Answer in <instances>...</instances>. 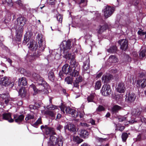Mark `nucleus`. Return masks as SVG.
<instances>
[{
  "label": "nucleus",
  "mask_w": 146,
  "mask_h": 146,
  "mask_svg": "<svg viewBox=\"0 0 146 146\" xmlns=\"http://www.w3.org/2000/svg\"><path fill=\"white\" fill-rule=\"evenodd\" d=\"M141 113V110L138 108L137 109H133L132 112V115L135 116H139L140 114Z\"/></svg>",
  "instance_id": "obj_28"
},
{
  "label": "nucleus",
  "mask_w": 146,
  "mask_h": 146,
  "mask_svg": "<svg viewBox=\"0 0 146 146\" xmlns=\"http://www.w3.org/2000/svg\"><path fill=\"white\" fill-rule=\"evenodd\" d=\"M39 106L38 104L35 103L34 105H30L29 106V108L31 109H36L38 108Z\"/></svg>",
  "instance_id": "obj_37"
},
{
  "label": "nucleus",
  "mask_w": 146,
  "mask_h": 146,
  "mask_svg": "<svg viewBox=\"0 0 146 146\" xmlns=\"http://www.w3.org/2000/svg\"><path fill=\"white\" fill-rule=\"evenodd\" d=\"M71 44V41L70 40L67 41H63L60 44V49L62 51L63 50L65 58L70 59V65L72 68L70 74L72 77H76L79 75L78 71L80 67L78 63L76 62L74 55H71L68 52L70 49Z\"/></svg>",
  "instance_id": "obj_1"
},
{
  "label": "nucleus",
  "mask_w": 146,
  "mask_h": 146,
  "mask_svg": "<svg viewBox=\"0 0 146 146\" xmlns=\"http://www.w3.org/2000/svg\"><path fill=\"white\" fill-rule=\"evenodd\" d=\"M107 27L106 25H104L101 27L98 31L99 34L101 33L104 30L106 29Z\"/></svg>",
  "instance_id": "obj_36"
},
{
  "label": "nucleus",
  "mask_w": 146,
  "mask_h": 146,
  "mask_svg": "<svg viewBox=\"0 0 146 146\" xmlns=\"http://www.w3.org/2000/svg\"><path fill=\"white\" fill-rule=\"evenodd\" d=\"M108 61L110 63H115L118 62V59L114 55L110 56L108 59Z\"/></svg>",
  "instance_id": "obj_23"
},
{
  "label": "nucleus",
  "mask_w": 146,
  "mask_h": 146,
  "mask_svg": "<svg viewBox=\"0 0 146 146\" xmlns=\"http://www.w3.org/2000/svg\"><path fill=\"white\" fill-rule=\"evenodd\" d=\"M121 109V107L118 106H114L111 109V111L113 113H116Z\"/></svg>",
  "instance_id": "obj_29"
},
{
  "label": "nucleus",
  "mask_w": 146,
  "mask_h": 146,
  "mask_svg": "<svg viewBox=\"0 0 146 146\" xmlns=\"http://www.w3.org/2000/svg\"><path fill=\"white\" fill-rule=\"evenodd\" d=\"M37 39L38 41L39 49L41 51H43L46 46L44 38L41 34L37 35Z\"/></svg>",
  "instance_id": "obj_6"
},
{
  "label": "nucleus",
  "mask_w": 146,
  "mask_h": 146,
  "mask_svg": "<svg viewBox=\"0 0 146 146\" xmlns=\"http://www.w3.org/2000/svg\"><path fill=\"white\" fill-rule=\"evenodd\" d=\"M26 93V90L24 88H21L19 92V95L22 98L24 97L25 96Z\"/></svg>",
  "instance_id": "obj_25"
},
{
  "label": "nucleus",
  "mask_w": 146,
  "mask_h": 146,
  "mask_svg": "<svg viewBox=\"0 0 146 146\" xmlns=\"http://www.w3.org/2000/svg\"><path fill=\"white\" fill-rule=\"evenodd\" d=\"M3 118L4 119L8 120L10 122L13 121V119L11 118V115L10 113H4L3 114Z\"/></svg>",
  "instance_id": "obj_19"
},
{
  "label": "nucleus",
  "mask_w": 146,
  "mask_h": 146,
  "mask_svg": "<svg viewBox=\"0 0 146 146\" xmlns=\"http://www.w3.org/2000/svg\"><path fill=\"white\" fill-rule=\"evenodd\" d=\"M95 96V94H92L88 96L87 97V100L88 102H93V100Z\"/></svg>",
  "instance_id": "obj_34"
},
{
  "label": "nucleus",
  "mask_w": 146,
  "mask_h": 146,
  "mask_svg": "<svg viewBox=\"0 0 146 146\" xmlns=\"http://www.w3.org/2000/svg\"><path fill=\"white\" fill-rule=\"evenodd\" d=\"M72 67L69 66L68 64H65L62 67V71H60L59 74L61 78L63 76V74H69L72 70Z\"/></svg>",
  "instance_id": "obj_8"
},
{
  "label": "nucleus",
  "mask_w": 146,
  "mask_h": 146,
  "mask_svg": "<svg viewBox=\"0 0 146 146\" xmlns=\"http://www.w3.org/2000/svg\"><path fill=\"white\" fill-rule=\"evenodd\" d=\"M31 38V36L30 34H28L27 33L25 35L23 44V45H25L29 40L30 42L27 44L28 47L31 50H35L38 48L37 43Z\"/></svg>",
  "instance_id": "obj_3"
},
{
  "label": "nucleus",
  "mask_w": 146,
  "mask_h": 146,
  "mask_svg": "<svg viewBox=\"0 0 146 146\" xmlns=\"http://www.w3.org/2000/svg\"><path fill=\"white\" fill-rule=\"evenodd\" d=\"M2 1L3 4H5L6 3L8 5L11 4L12 3V0H0V2Z\"/></svg>",
  "instance_id": "obj_39"
},
{
  "label": "nucleus",
  "mask_w": 146,
  "mask_h": 146,
  "mask_svg": "<svg viewBox=\"0 0 146 146\" xmlns=\"http://www.w3.org/2000/svg\"><path fill=\"white\" fill-rule=\"evenodd\" d=\"M0 83L1 85L5 86H7L9 84H12L10 78L6 76L2 78H1Z\"/></svg>",
  "instance_id": "obj_13"
},
{
  "label": "nucleus",
  "mask_w": 146,
  "mask_h": 146,
  "mask_svg": "<svg viewBox=\"0 0 146 146\" xmlns=\"http://www.w3.org/2000/svg\"><path fill=\"white\" fill-rule=\"evenodd\" d=\"M81 146H90V145L87 143H84Z\"/></svg>",
  "instance_id": "obj_59"
},
{
  "label": "nucleus",
  "mask_w": 146,
  "mask_h": 146,
  "mask_svg": "<svg viewBox=\"0 0 146 146\" xmlns=\"http://www.w3.org/2000/svg\"><path fill=\"white\" fill-rule=\"evenodd\" d=\"M126 115L121 116L118 117V120L119 121L122 122L126 119L127 118Z\"/></svg>",
  "instance_id": "obj_43"
},
{
  "label": "nucleus",
  "mask_w": 146,
  "mask_h": 146,
  "mask_svg": "<svg viewBox=\"0 0 146 146\" xmlns=\"http://www.w3.org/2000/svg\"><path fill=\"white\" fill-rule=\"evenodd\" d=\"M16 3L20 7H21L23 8H24L23 4L21 1L18 0L16 1Z\"/></svg>",
  "instance_id": "obj_47"
},
{
  "label": "nucleus",
  "mask_w": 146,
  "mask_h": 146,
  "mask_svg": "<svg viewBox=\"0 0 146 146\" xmlns=\"http://www.w3.org/2000/svg\"><path fill=\"white\" fill-rule=\"evenodd\" d=\"M87 0H81L79 4H81L83 3L84 5H83V6H85L87 5Z\"/></svg>",
  "instance_id": "obj_49"
},
{
  "label": "nucleus",
  "mask_w": 146,
  "mask_h": 146,
  "mask_svg": "<svg viewBox=\"0 0 146 146\" xmlns=\"http://www.w3.org/2000/svg\"><path fill=\"white\" fill-rule=\"evenodd\" d=\"M140 58H143L146 57V51L142 50H141L139 54Z\"/></svg>",
  "instance_id": "obj_32"
},
{
  "label": "nucleus",
  "mask_w": 146,
  "mask_h": 146,
  "mask_svg": "<svg viewBox=\"0 0 146 146\" xmlns=\"http://www.w3.org/2000/svg\"><path fill=\"white\" fill-rule=\"evenodd\" d=\"M61 111L64 113L71 114L72 117H77L78 116V112L75 110L72 109L68 107H67L64 105H62L60 107Z\"/></svg>",
  "instance_id": "obj_5"
},
{
  "label": "nucleus",
  "mask_w": 146,
  "mask_h": 146,
  "mask_svg": "<svg viewBox=\"0 0 146 146\" xmlns=\"http://www.w3.org/2000/svg\"><path fill=\"white\" fill-rule=\"evenodd\" d=\"M83 67V70L85 72L89 68L90 60L89 58H88V59L84 62Z\"/></svg>",
  "instance_id": "obj_21"
},
{
  "label": "nucleus",
  "mask_w": 146,
  "mask_h": 146,
  "mask_svg": "<svg viewBox=\"0 0 146 146\" xmlns=\"http://www.w3.org/2000/svg\"><path fill=\"white\" fill-rule=\"evenodd\" d=\"M24 116L23 115H14V119L15 122L19 123L23 120Z\"/></svg>",
  "instance_id": "obj_20"
},
{
  "label": "nucleus",
  "mask_w": 146,
  "mask_h": 146,
  "mask_svg": "<svg viewBox=\"0 0 146 146\" xmlns=\"http://www.w3.org/2000/svg\"><path fill=\"white\" fill-rule=\"evenodd\" d=\"M16 103L19 105H21L22 104V102H19L18 103Z\"/></svg>",
  "instance_id": "obj_63"
},
{
  "label": "nucleus",
  "mask_w": 146,
  "mask_h": 146,
  "mask_svg": "<svg viewBox=\"0 0 146 146\" xmlns=\"http://www.w3.org/2000/svg\"><path fill=\"white\" fill-rule=\"evenodd\" d=\"M27 84V81L25 78L22 77L19 79V86H26Z\"/></svg>",
  "instance_id": "obj_22"
},
{
  "label": "nucleus",
  "mask_w": 146,
  "mask_h": 146,
  "mask_svg": "<svg viewBox=\"0 0 146 146\" xmlns=\"http://www.w3.org/2000/svg\"><path fill=\"white\" fill-rule=\"evenodd\" d=\"M54 72L52 71H50L48 73V78L49 80L52 81L54 79Z\"/></svg>",
  "instance_id": "obj_35"
},
{
  "label": "nucleus",
  "mask_w": 146,
  "mask_h": 146,
  "mask_svg": "<svg viewBox=\"0 0 146 146\" xmlns=\"http://www.w3.org/2000/svg\"><path fill=\"white\" fill-rule=\"evenodd\" d=\"M63 138L62 137H59L56 135V136L51 135L50 139L48 142V146H62L63 144Z\"/></svg>",
  "instance_id": "obj_4"
},
{
  "label": "nucleus",
  "mask_w": 146,
  "mask_h": 146,
  "mask_svg": "<svg viewBox=\"0 0 146 146\" xmlns=\"http://www.w3.org/2000/svg\"><path fill=\"white\" fill-rule=\"evenodd\" d=\"M117 91L119 93H124L125 90L124 84L123 82L119 83L117 87Z\"/></svg>",
  "instance_id": "obj_16"
},
{
  "label": "nucleus",
  "mask_w": 146,
  "mask_h": 146,
  "mask_svg": "<svg viewBox=\"0 0 146 146\" xmlns=\"http://www.w3.org/2000/svg\"><path fill=\"white\" fill-rule=\"evenodd\" d=\"M135 99V96L134 94L131 93L128 94L126 98V101L128 102H131L134 101Z\"/></svg>",
  "instance_id": "obj_18"
},
{
  "label": "nucleus",
  "mask_w": 146,
  "mask_h": 146,
  "mask_svg": "<svg viewBox=\"0 0 146 146\" xmlns=\"http://www.w3.org/2000/svg\"><path fill=\"white\" fill-rule=\"evenodd\" d=\"M56 19L60 23H61L62 21V17L60 15H57L56 17Z\"/></svg>",
  "instance_id": "obj_41"
},
{
  "label": "nucleus",
  "mask_w": 146,
  "mask_h": 146,
  "mask_svg": "<svg viewBox=\"0 0 146 146\" xmlns=\"http://www.w3.org/2000/svg\"><path fill=\"white\" fill-rule=\"evenodd\" d=\"M136 86L138 88H144L146 86V78L141 79L137 80Z\"/></svg>",
  "instance_id": "obj_14"
},
{
  "label": "nucleus",
  "mask_w": 146,
  "mask_h": 146,
  "mask_svg": "<svg viewBox=\"0 0 146 146\" xmlns=\"http://www.w3.org/2000/svg\"><path fill=\"white\" fill-rule=\"evenodd\" d=\"M133 55H135V57H136L137 56V52H134L133 53Z\"/></svg>",
  "instance_id": "obj_64"
},
{
  "label": "nucleus",
  "mask_w": 146,
  "mask_h": 146,
  "mask_svg": "<svg viewBox=\"0 0 146 146\" xmlns=\"http://www.w3.org/2000/svg\"><path fill=\"white\" fill-rule=\"evenodd\" d=\"M63 128V126L60 125H58L56 129L57 130H59L60 131V130Z\"/></svg>",
  "instance_id": "obj_51"
},
{
  "label": "nucleus",
  "mask_w": 146,
  "mask_h": 146,
  "mask_svg": "<svg viewBox=\"0 0 146 146\" xmlns=\"http://www.w3.org/2000/svg\"><path fill=\"white\" fill-rule=\"evenodd\" d=\"M127 121H129V123H133L134 122V121L133 120H128L127 119Z\"/></svg>",
  "instance_id": "obj_62"
},
{
  "label": "nucleus",
  "mask_w": 146,
  "mask_h": 146,
  "mask_svg": "<svg viewBox=\"0 0 146 146\" xmlns=\"http://www.w3.org/2000/svg\"><path fill=\"white\" fill-rule=\"evenodd\" d=\"M90 122L92 125H94L95 124V121L92 119H90Z\"/></svg>",
  "instance_id": "obj_54"
},
{
  "label": "nucleus",
  "mask_w": 146,
  "mask_h": 146,
  "mask_svg": "<svg viewBox=\"0 0 146 146\" xmlns=\"http://www.w3.org/2000/svg\"><path fill=\"white\" fill-rule=\"evenodd\" d=\"M104 110V108L102 106L99 105L98 107L97 108L96 111L97 112H100L103 111Z\"/></svg>",
  "instance_id": "obj_42"
},
{
  "label": "nucleus",
  "mask_w": 146,
  "mask_h": 146,
  "mask_svg": "<svg viewBox=\"0 0 146 146\" xmlns=\"http://www.w3.org/2000/svg\"><path fill=\"white\" fill-rule=\"evenodd\" d=\"M46 108L49 110H54L57 109V106L52 104H51L48 106L46 107Z\"/></svg>",
  "instance_id": "obj_33"
},
{
  "label": "nucleus",
  "mask_w": 146,
  "mask_h": 146,
  "mask_svg": "<svg viewBox=\"0 0 146 146\" xmlns=\"http://www.w3.org/2000/svg\"><path fill=\"white\" fill-rule=\"evenodd\" d=\"M56 0H50L49 3L51 5L54 4V2Z\"/></svg>",
  "instance_id": "obj_55"
},
{
  "label": "nucleus",
  "mask_w": 146,
  "mask_h": 146,
  "mask_svg": "<svg viewBox=\"0 0 146 146\" xmlns=\"http://www.w3.org/2000/svg\"><path fill=\"white\" fill-rule=\"evenodd\" d=\"M114 9L109 6H106L103 10L104 15L106 18H108L110 17L113 13Z\"/></svg>",
  "instance_id": "obj_11"
},
{
  "label": "nucleus",
  "mask_w": 146,
  "mask_h": 146,
  "mask_svg": "<svg viewBox=\"0 0 146 146\" xmlns=\"http://www.w3.org/2000/svg\"><path fill=\"white\" fill-rule=\"evenodd\" d=\"M110 115V114L109 113H108L106 114V117H109Z\"/></svg>",
  "instance_id": "obj_61"
},
{
  "label": "nucleus",
  "mask_w": 146,
  "mask_h": 146,
  "mask_svg": "<svg viewBox=\"0 0 146 146\" xmlns=\"http://www.w3.org/2000/svg\"><path fill=\"white\" fill-rule=\"evenodd\" d=\"M33 77L37 81L36 86L37 87L40 86L39 89H37L35 86L33 84H32L30 86V88L32 89L34 92L33 95H35L38 93L41 92H43L45 89L44 85L46 84V82L44 80L43 78L40 77L39 75L36 73L33 74Z\"/></svg>",
  "instance_id": "obj_2"
},
{
  "label": "nucleus",
  "mask_w": 146,
  "mask_h": 146,
  "mask_svg": "<svg viewBox=\"0 0 146 146\" xmlns=\"http://www.w3.org/2000/svg\"><path fill=\"white\" fill-rule=\"evenodd\" d=\"M124 129V126H121L119 128V130L120 131H123Z\"/></svg>",
  "instance_id": "obj_60"
},
{
  "label": "nucleus",
  "mask_w": 146,
  "mask_h": 146,
  "mask_svg": "<svg viewBox=\"0 0 146 146\" xmlns=\"http://www.w3.org/2000/svg\"><path fill=\"white\" fill-rule=\"evenodd\" d=\"M96 139L98 141L100 142H102L104 141H105L106 140V139L102 138H100L99 137H97L96 138Z\"/></svg>",
  "instance_id": "obj_45"
},
{
  "label": "nucleus",
  "mask_w": 146,
  "mask_h": 146,
  "mask_svg": "<svg viewBox=\"0 0 146 146\" xmlns=\"http://www.w3.org/2000/svg\"><path fill=\"white\" fill-rule=\"evenodd\" d=\"M117 50V47L116 46H112L107 50V51L110 53H114Z\"/></svg>",
  "instance_id": "obj_30"
},
{
  "label": "nucleus",
  "mask_w": 146,
  "mask_h": 146,
  "mask_svg": "<svg viewBox=\"0 0 146 146\" xmlns=\"http://www.w3.org/2000/svg\"><path fill=\"white\" fill-rule=\"evenodd\" d=\"M102 73H100L98 74H97V78H100V76H101L102 75Z\"/></svg>",
  "instance_id": "obj_58"
},
{
  "label": "nucleus",
  "mask_w": 146,
  "mask_h": 146,
  "mask_svg": "<svg viewBox=\"0 0 146 146\" xmlns=\"http://www.w3.org/2000/svg\"><path fill=\"white\" fill-rule=\"evenodd\" d=\"M118 43L120 45V48L123 50H125L128 47V42L126 39H122L118 41Z\"/></svg>",
  "instance_id": "obj_15"
},
{
  "label": "nucleus",
  "mask_w": 146,
  "mask_h": 146,
  "mask_svg": "<svg viewBox=\"0 0 146 146\" xmlns=\"http://www.w3.org/2000/svg\"><path fill=\"white\" fill-rule=\"evenodd\" d=\"M0 97L5 100V103L7 104L9 103H13L12 101H14V99L11 98L8 94H3L0 95Z\"/></svg>",
  "instance_id": "obj_12"
},
{
  "label": "nucleus",
  "mask_w": 146,
  "mask_h": 146,
  "mask_svg": "<svg viewBox=\"0 0 146 146\" xmlns=\"http://www.w3.org/2000/svg\"><path fill=\"white\" fill-rule=\"evenodd\" d=\"M42 123V121L41 117L39 118L36 121V122L34 124L35 125H37L39 124Z\"/></svg>",
  "instance_id": "obj_44"
},
{
  "label": "nucleus",
  "mask_w": 146,
  "mask_h": 146,
  "mask_svg": "<svg viewBox=\"0 0 146 146\" xmlns=\"http://www.w3.org/2000/svg\"><path fill=\"white\" fill-rule=\"evenodd\" d=\"M112 77V76L109 74H104L102 77V80L103 82L105 83H108Z\"/></svg>",
  "instance_id": "obj_17"
},
{
  "label": "nucleus",
  "mask_w": 146,
  "mask_h": 146,
  "mask_svg": "<svg viewBox=\"0 0 146 146\" xmlns=\"http://www.w3.org/2000/svg\"><path fill=\"white\" fill-rule=\"evenodd\" d=\"M34 118V116L33 115L28 114L25 118V120L27 123L30 122L31 120Z\"/></svg>",
  "instance_id": "obj_26"
},
{
  "label": "nucleus",
  "mask_w": 146,
  "mask_h": 146,
  "mask_svg": "<svg viewBox=\"0 0 146 146\" xmlns=\"http://www.w3.org/2000/svg\"><path fill=\"white\" fill-rule=\"evenodd\" d=\"M48 114L52 117H54L55 116V114L53 111H49L48 112Z\"/></svg>",
  "instance_id": "obj_48"
},
{
  "label": "nucleus",
  "mask_w": 146,
  "mask_h": 146,
  "mask_svg": "<svg viewBox=\"0 0 146 146\" xmlns=\"http://www.w3.org/2000/svg\"><path fill=\"white\" fill-rule=\"evenodd\" d=\"M82 80V77L79 76L78 77L76 78V80L75 81L76 82H78V83H79L81 82Z\"/></svg>",
  "instance_id": "obj_46"
},
{
  "label": "nucleus",
  "mask_w": 146,
  "mask_h": 146,
  "mask_svg": "<svg viewBox=\"0 0 146 146\" xmlns=\"http://www.w3.org/2000/svg\"><path fill=\"white\" fill-rule=\"evenodd\" d=\"M137 33L139 35H143L146 34V32L140 31H139L137 32Z\"/></svg>",
  "instance_id": "obj_50"
},
{
  "label": "nucleus",
  "mask_w": 146,
  "mask_h": 146,
  "mask_svg": "<svg viewBox=\"0 0 146 146\" xmlns=\"http://www.w3.org/2000/svg\"><path fill=\"white\" fill-rule=\"evenodd\" d=\"M103 95L108 96L111 93L110 86L108 84H105L103 85L101 91Z\"/></svg>",
  "instance_id": "obj_9"
},
{
  "label": "nucleus",
  "mask_w": 146,
  "mask_h": 146,
  "mask_svg": "<svg viewBox=\"0 0 146 146\" xmlns=\"http://www.w3.org/2000/svg\"><path fill=\"white\" fill-rule=\"evenodd\" d=\"M7 61L8 62H9L10 64V65L11 64L12 62V60L10 59L9 58L7 59Z\"/></svg>",
  "instance_id": "obj_57"
},
{
  "label": "nucleus",
  "mask_w": 146,
  "mask_h": 146,
  "mask_svg": "<svg viewBox=\"0 0 146 146\" xmlns=\"http://www.w3.org/2000/svg\"><path fill=\"white\" fill-rule=\"evenodd\" d=\"M128 135L126 133H123L122 135V138L123 141L125 142L128 137Z\"/></svg>",
  "instance_id": "obj_40"
},
{
  "label": "nucleus",
  "mask_w": 146,
  "mask_h": 146,
  "mask_svg": "<svg viewBox=\"0 0 146 146\" xmlns=\"http://www.w3.org/2000/svg\"><path fill=\"white\" fill-rule=\"evenodd\" d=\"M17 22L18 24L21 26V29L19 30L16 31L17 35H20L23 31V26L25 24L26 22V19L24 17H21L18 18L17 19Z\"/></svg>",
  "instance_id": "obj_7"
},
{
  "label": "nucleus",
  "mask_w": 146,
  "mask_h": 146,
  "mask_svg": "<svg viewBox=\"0 0 146 146\" xmlns=\"http://www.w3.org/2000/svg\"><path fill=\"white\" fill-rule=\"evenodd\" d=\"M61 117V115L59 113H58L57 115L56 118V119H59Z\"/></svg>",
  "instance_id": "obj_56"
},
{
  "label": "nucleus",
  "mask_w": 146,
  "mask_h": 146,
  "mask_svg": "<svg viewBox=\"0 0 146 146\" xmlns=\"http://www.w3.org/2000/svg\"><path fill=\"white\" fill-rule=\"evenodd\" d=\"M42 130L44 129V132L46 135L52 134V135H56L54 129L51 127H49L47 125H42L40 127Z\"/></svg>",
  "instance_id": "obj_10"
},
{
  "label": "nucleus",
  "mask_w": 146,
  "mask_h": 146,
  "mask_svg": "<svg viewBox=\"0 0 146 146\" xmlns=\"http://www.w3.org/2000/svg\"><path fill=\"white\" fill-rule=\"evenodd\" d=\"M101 83L100 81H98L96 82L95 84V88L96 89H99L101 86Z\"/></svg>",
  "instance_id": "obj_38"
},
{
  "label": "nucleus",
  "mask_w": 146,
  "mask_h": 146,
  "mask_svg": "<svg viewBox=\"0 0 146 146\" xmlns=\"http://www.w3.org/2000/svg\"><path fill=\"white\" fill-rule=\"evenodd\" d=\"M68 129L71 132L73 133L74 134L76 133V129L75 126L72 124H69L68 125Z\"/></svg>",
  "instance_id": "obj_24"
},
{
  "label": "nucleus",
  "mask_w": 146,
  "mask_h": 146,
  "mask_svg": "<svg viewBox=\"0 0 146 146\" xmlns=\"http://www.w3.org/2000/svg\"><path fill=\"white\" fill-rule=\"evenodd\" d=\"M73 81V78L70 76L67 77L65 79V81L68 84H71Z\"/></svg>",
  "instance_id": "obj_31"
},
{
  "label": "nucleus",
  "mask_w": 146,
  "mask_h": 146,
  "mask_svg": "<svg viewBox=\"0 0 146 146\" xmlns=\"http://www.w3.org/2000/svg\"><path fill=\"white\" fill-rule=\"evenodd\" d=\"M78 84L79 83L78 82H76L74 81V87L78 88L79 87Z\"/></svg>",
  "instance_id": "obj_52"
},
{
  "label": "nucleus",
  "mask_w": 146,
  "mask_h": 146,
  "mask_svg": "<svg viewBox=\"0 0 146 146\" xmlns=\"http://www.w3.org/2000/svg\"><path fill=\"white\" fill-rule=\"evenodd\" d=\"M80 134L82 137L86 138L87 137L89 134L88 132L86 130H82L80 132Z\"/></svg>",
  "instance_id": "obj_27"
},
{
  "label": "nucleus",
  "mask_w": 146,
  "mask_h": 146,
  "mask_svg": "<svg viewBox=\"0 0 146 146\" xmlns=\"http://www.w3.org/2000/svg\"><path fill=\"white\" fill-rule=\"evenodd\" d=\"M138 3V1L137 0H135L133 1L132 2V4L135 5H137Z\"/></svg>",
  "instance_id": "obj_53"
}]
</instances>
